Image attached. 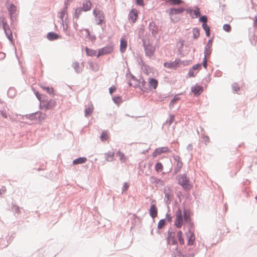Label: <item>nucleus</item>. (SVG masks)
<instances>
[{
  "instance_id": "f257e3e1",
  "label": "nucleus",
  "mask_w": 257,
  "mask_h": 257,
  "mask_svg": "<svg viewBox=\"0 0 257 257\" xmlns=\"http://www.w3.org/2000/svg\"><path fill=\"white\" fill-rule=\"evenodd\" d=\"M195 250L192 248L188 246L178 247L175 248L174 257H194L195 254Z\"/></svg>"
},
{
  "instance_id": "f03ea898",
  "label": "nucleus",
  "mask_w": 257,
  "mask_h": 257,
  "mask_svg": "<svg viewBox=\"0 0 257 257\" xmlns=\"http://www.w3.org/2000/svg\"><path fill=\"white\" fill-rule=\"evenodd\" d=\"M178 184L181 185L186 191H190L192 185L189 183V179L185 174H181L178 179Z\"/></svg>"
},
{
  "instance_id": "7ed1b4c3",
  "label": "nucleus",
  "mask_w": 257,
  "mask_h": 257,
  "mask_svg": "<svg viewBox=\"0 0 257 257\" xmlns=\"http://www.w3.org/2000/svg\"><path fill=\"white\" fill-rule=\"evenodd\" d=\"M163 192L165 194L164 201L167 205H169L174 198L173 190L168 186L164 188Z\"/></svg>"
},
{
  "instance_id": "20e7f679",
  "label": "nucleus",
  "mask_w": 257,
  "mask_h": 257,
  "mask_svg": "<svg viewBox=\"0 0 257 257\" xmlns=\"http://www.w3.org/2000/svg\"><path fill=\"white\" fill-rule=\"evenodd\" d=\"M0 21L2 22L3 28L4 30L5 33L8 39L11 41H13V34L11 30L10 29L9 25L7 21H5V18L4 17H0Z\"/></svg>"
},
{
  "instance_id": "39448f33",
  "label": "nucleus",
  "mask_w": 257,
  "mask_h": 257,
  "mask_svg": "<svg viewBox=\"0 0 257 257\" xmlns=\"http://www.w3.org/2000/svg\"><path fill=\"white\" fill-rule=\"evenodd\" d=\"M143 42L146 56L151 58L154 55L155 47L150 43L147 44L144 40H143Z\"/></svg>"
},
{
  "instance_id": "423d86ee",
  "label": "nucleus",
  "mask_w": 257,
  "mask_h": 257,
  "mask_svg": "<svg viewBox=\"0 0 257 257\" xmlns=\"http://www.w3.org/2000/svg\"><path fill=\"white\" fill-rule=\"evenodd\" d=\"M176 218L174 225L177 228H180L184 223L183 214L180 208L178 209L176 212Z\"/></svg>"
},
{
  "instance_id": "0eeeda50",
  "label": "nucleus",
  "mask_w": 257,
  "mask_h": 257,
  "mask_svg": "<svg viewBox=\"0 0 257 257\" xmlns=\"http://www.w3.org/2000/svg\"><path fill=\"white\" fill-rule=\"evenodd\" d=\"M113 51V47L110 46L104 47L98 50L97 57L100 56L106 55L110 53Z\"/></svg>"
},
{
  "instance_id": "6e6552de",
  "label": "nucleus",
  "mask_w": 257,
  "mask_h": 257,
  "mask_svg": "<svg viewBox=\"0 0 257 257\" xmlns=\"http://www.w3.org/2000/svg\"><path fill=\"white\" fill-rule=\"evenodd\" d=\"M185 11V9L183 7H179L178 8H171L169 10H166V12H168L169 15L172 17L173 15H179L182 14Z\"/></svg>"
},
{
  "instance_id": "1a4fd4ad",
  "label": "nucleus",
  "mask_w": 257,
  "mask_h": 257,
  "mask_svg": "<svg viewBox=\"0 0 257 257\" xmlns=\"http://www.w3.org/2000/svg\"><path fill=\"white\" fill-rule=\"evenodd\" d=\"M8 9L11 21L14 22V20H16V12L17 11V7L14 4H11Z\"/></svg>"
},
{
  "instance_id": "9d476101",
  "label": "nucleus",
  "mask_w": 257,
  "mask_h": 257,
  "mask_svg": "<svg viewBox=\"0 0 257 257\" xmlns=\"http://www.w3.org/2000/svg\"><path fill=\"white\" fill-rule=\"evenodd\" d=\"M149 29L150 31L151 32L152 35L154 37H156L158 32V26L154 22L152 21L150 22L149 24Z\"/></svg>"
},
{
  "instance_id": "9b49d317",
  "label": "nucleus",
  "mask_w": 257,
  "mask_h": 257,
  "mask_svg": "<svg viewBox=\"0 0 257 257\" xmlns=\"http://www.w3.org/2000/svg\"><path fill=\"white\" fill-rule=\"evenodd\" d=\"M43 105L47 109H51L53 108L56 105V101L54 99H50L49 100H44L42 101Z\"/></svg>"
},
{
  "instance_id": "f8f14e48",
  "label": "nucleus",
  "mask_w": 257,
  "mask_h": 257,
  "mask_svg": "<svg viewBox=\"0 0 257 257\" xmlns=\"http://www.w3.org/2000/svg\"><path fill=\"white\" fill-rule=\"evenodd\" d=\"M191 90L195 96H198L202 93L203 91V87L202 86L196 84L195 85L191 87Z\"/></svg>"
},
{
  "instance_id": "ddd939ff",
  "label": "nucleus",
  "mask_w": 257,
  "mask_h": 257,
  "mask_svg": "<svg viewBox=\"0 0 257 257\" xmlns=\"http://www.w3.org/2000/svg\"><path fill=\"white\" fill-rule=\"evenodd\" d=\"M180 60L179 59H176L173 62H165L164 63V66L170 69L175 68L180 66Z\"/></svg>"
},
{
  "instance_id": "4468645a",
  "label": "nucleus",
  "mask_w": 257,
  "mask_h": 257,
  "mask_svg": "<svg viewBox=\"0 0 257 257\" xmlns=\"http://www.w3.org/2000/svg\"><path fill=\"white\" fill-rule=\"evenodd\" d=\"M170 150L168 147H161L155 150L154 152L152 154V156L154 157H156L158 155H160L162 153H169Z\"/></svg>"
},
{
  "instance_id": "2eb2a0df",
  "label": "nucleus",
  "mask_w": 257,
  "mask_h": 257,
  "mask_svg": "<svg viewBox=\"0 0 257 257\" xmlns=\"http://www.w3.org/2000/svg\"><path fill=\"white\" fill-rule=\"evenodd\" d=\"M128 18L132 23H134L136 22L137 19L138 18V11L135 9H133L128 14Z\"/></svg>"
},
{
  "instance_id": "dca6fc26",
  "label": "nucleus",
  "mask_w": 257,
  "mask_h": 257,
  "mask_svg": "<svg viewBox=\"0 0 257 257\" xmlns=\"http://www.w3.org/2000/svg\"><path fill=\"white\" fill-rule=\"evenodd\" d=\"M92 3L90 0H84L82 3L81 9L84 12H87L91 9Z\"/></svg>"
},
{
  "instance_id": "f3484780",
  "label": "nucleus",
  "mask_w": 257,
  "mask_h": 257,
  "mask_svg": "<svg viewBox=\"0 0 257 257\" xmlns=\"http://www.w3.org/2000/svg\"><path fill=\"white\" fill-rule=\"evenodd\" d=\"M149 214L151 217L154 219L158 215V209L155 204H151L149 209Z\"/></svg>"
},
{
  "instance_id": "a211bd4d",
  "label": "nucleus",
  "mask_w": 257,
  "mask_h": 257,
  "mask_svg": "<svg viewBox=\"0 0 257 257\" xmlns=\"http://www.w3.org/2000/svg\"><path fill=\"white\" fill-rule=\"evenodd\" d=\"M185 234L187 238V245L190 246L193 245L195 240L194 232L189 234L185 233Z\"/></svg>"
},
{
  "instance_id": "6ab92c4d",
  "label": "nucleus",
  "mask_w": 257,
  "mask_h": 257,
  "mask_svg": "<svg viewBox=\"0 0 257 257\" xmlns=\"http://www.w3.org/2000/svg\"><path fill=\"white\" fill-rule=\"evenodd\" d=\"M47 38L49 41H52L60 38L61 36L55 32H51L47 34Z\"/></svg>"
},
{
  "instance_id": "aec40b11",
  "label": "nucleus",
  "mask_w": 257,
  "mask_h": 257,
  "mask_svg": "<svg viewBox=\"0 0 257 257\" xmlns=\"http://www.w3.org/2000/svg\"><path fill=\"white\" fill-rule=\"evenodd\" d=\"M183 221L184 223L191 221L190 217V212L189 209L184 208L183 210Z\"/></svg>"
},
{
  "instance_id": "412c9836",
  "label": "nucleus",
  "mask_w": 257,
  "mask_h": 257,
  "mask_svg": "<svg viewBox=\"0 0 257 257\" xmlns=\"http://www.w3.org/2000/svg\"><path fill=\"white\" fill-rule=\"evenodd\" d=\"M186 225L188 231L186 233H192L194 232L195 231V228H194V225L193 222L191 221L188 222L184 223V224Z\"/></svg>"
},
{
  "instance_id": "4be33fe9",
  "label": "nucleus",
  "mask_w": 257,
  "mask_h": 257,
  "mask_svg": "<svg viewBox=\"0 0 257 257\" xmlns=\"http://www.w3.org/2000/svg\"><path fill=\"white\" fill-rule=\"evenodd\" d=\"M127 47V42L124 39L121 38L120 41V51L123 53H124Z\"/></svg>"
},
{
  "instance_id": "5701e85b",
  "label": "nucleus",
  "mask_w": 257,
  "mask_h": 257,
  "mask_svg": "<svg viewBox=\"0 0 257 257\" xmlns=\"http://www.w3.org/2000/svg\"><path fill=\"white\" fill-rule=\"evenodd\" d=\"M158 82L157 80L154 78H149V86L152 87L154 89H156L158 86Z\"/></svg>"
},
{
  "instance_id": "b1692460",
  "label": "nucleus",
  "mask_w": 257,
  "mask_h": 257,
  "mask_svg": "<svg viewBox=\"0 0 257 257\" xmlns=\"http://www.w3.org/2000/svg\"><path fill=\"white\" fill-rule=\"evenodd\" d=\"M87 161V158L84 157H79L78 158L75 159L73 161V165H78L83 164L86 162Z\"/></svg>"
},
{
  "instance_id": "393cba45",
  "label": "nucleus",
  "mask_w": 257,
  "mask_h": 257,
  "mask_svg": "<svg viewBox=\"0 0 257 257\" xmlns=\"http://www.w3.org/2000/svg\"><path fill=\"white\" fill-rule=\"evenodd\" d=\"M212 50V47L205 45L204 51V56L209 57L211 54Z\"/></svg>"
},
{
  "instance_id": "a878e982",
  "label": "nucleus",
  "mask_w": 257,
  "mask_h": 257,
  "mask_svg": "<svg viewBox=\"0 0 257 257\" xmlns=\"http://www.w3.org/2000/svg\"><path fill=\"white\" fill-rule=\"evenodd\" d=\"M114 155V153L113 152H108L104 153V156L106 157V160L109 162L113 161Z\"/></svg>"
},
{
  "instance_id": "bb28decb",
  "label": "nucleus",
  "mask_w": 257,
  "mask_h": 257,
  "mask_svg": "<svg viewBox=\"0 0 257 257\" xmlns=\"http://www.w3.org/2000/svg\"><path fill=\"white\" fill-rule=\"evenodd\" d=\"M96 18L98 20V22L97 23V24L101 25L104 19L103 12L101 11H98L97 17H96Z\"/></svg>"
},
{
  "instance_id": "cd10ccee",
  "label": "nucleus",
  "mask_w": 257,
  "mask_h": 257,
  "mask_svg": "<svg viewBox=\"0 0 257 257\" xmlns=\"http://www.w3.org/2000/svg\"><path fill=\"white\" fill-rule=\"evenodd\" d=\"M83 11L81 8H77L75 9V13L73 15V19H75L76 20H78L80 16L82 14V12Z\"/></svg>"
},
{
  "instance_id": "c85d7f7f",
  "label": "nucleus",
  "mask_w": 257,
  "mask_h": 257,
  "mask_svg": "<svg viewBox=\"0 0 257 257\" xmlns=\"http://www.w3.org/2000/svg\"><path fill=\"white\" fill-rule=\"evenodd\" d=\"M85 51H86V54L88 56H91V57L96 55V54H97V52L96 50L91 49H89L87 47L85 48Z\"/></svg>"
},
{
  "instance_id": "c756f323",
  "label": "nucleus",
  "mask_w": 257,
  "mask_h": 257,
  "mask_svg": "<svg viewBox=\"0 0 257 257\" xmlns=\"http://www.w3.org/2000/svg\"><path fill=\"white\" fill-rule=\"evenodd\" d=\"M202 28L205 32V34L207 37H209L210 35V27L206 24H202Z\"/></svg>"
},
{
  "instance_id": "7c9ffc66",
  "label": "nucleus",
  "mask_w": 257,
  "mask_h": 257,
  "mask_svg": "<svg viewBox=\"0 0 257 257\" xmlns=\"http://www.w3.org/2000/svg\"><path fill=\"white\" fill-rule=\"evenodd\" d=\"M183 45V43L182 42L181 43V46L178 49V52H179V54L180 55V56H185L186 55H187L188 54V53L189 52V49H187L185 51H184L183 50V49H182Z\"/></svg>"
},
{
  "instance_id": "2f4dec72",
  "label": "nucleus",
  "mask_w": 257,
  "mask_h": 257,
  "mask_svg": "<svg viewBox=\"0 0 257 257\" xmlns=\"http://www.w3.org/2000/svg\"><path fill=\"white\" fill-rule=\"evenodd\" d=\"M11 209L14 212H15V215H16V214L19 215L20 213L19 206L15 203L12 204Z\"/></svg>"
},
{
  "instance_id": "473e14b6",
  "label": "nucleus",
  "mask_w": 257,
  "mask_h": 257,
  "mask_svg": "<svg viewBox=\"0 0 257 257\" xmlns=\"http://www.w3.org/2000/svg\"><path fill=\"white\" fill-rule=\"evenodd\" d=\"M193 37L194 39H197L200 36V31L198 28H194L192 30Z\"/></svg>"
},
{
  "instance_id": "72a5a7b5",
  "label": "nucleus",
  "mask_w": 257,
  "mask_h": 257,
  "mask_svg": "<svg viewBox=\"0 0 257 257\" xmlns=\"http://www.w3.org/2000/svg\"><path fill=\"white\" fill-rule=\"evenodd\" d=\"M36 114H38L36 117V120H38V121H41L42 120L44 119L46 116V114L45 113H43L41 112H36Z\"/></svg>"
},
{
  "instance_id": "f704fd0d",
  "label": "nucleus",
  "mask_w": 257,
  "mask_h": 257,
  "mask_svg": "<svg viewBox=\"0 0 257 257\" xmlns=\"http://www.w3.org/2000/svg\"><path fill=\"white\" fill-rule=\"evenodd\" d=\"M155 170L157 172H161L163 170V166L161 163L158 162L155 165Z\"/></svg>"
},
{
  "instance_id": "c9c22d12",
  "label": "nucleus",
  "mask_w": 257,
  "mask_h": 257,
  "mask_svg": "<svg viewBox=\"0 0 257 257\" xmlns=\"http://www.w3.org/2000/svg\"><path fill=\"white\" fill-rule=\"evenodd\" d=\"M72 67L75 70V72L77 73H79L81 71V70L79 68V63L78 62H75L73 63Z\"/></svg>"
},
{
  "instance_id": "e433bc0d",
  "label": "nucleus",
  "mask_w": 257,
  "mask_h": 257,
  "mask_svg": "<svg viewBox=\"0 0 257 257\" xmlns=\"http://www.w3.org/2000/svg\"><path fill=\"white\" fill-rule=\"evenodd\" d=\"M182 166L183 163L182 161L177 162L176 167L174 168V173L176 174L178 172H179L181 169L182 168Z\"/></svg>"
},
{
  "instance_id": "4c0bfd02",
  "label": "nucleus",
  "mask_w": 257,
  "mask_h": 257,
  "mask_svg": "<svg viewBox=\"0 0 257 257\" xmlns=\"http://www.w3.org/2000/svg\"><path fill=\"white\" fill-rule=\"evenodd\" d=\"M174 119V115L173 114L170 115V119L169 120H167L166 122L164 123V125H166L168 127H169Z\"/></svg>"
},
{
  "instance_id": "58836bf2",
  "label": "nucleus",
  "mask_w": 257,
  "mask_h": 257,
  "mask_svg": "<svg viewBox=\"0 0 257 257\" xmlns=\"http://www.w3.org/2000/svg\"><path fill=\"white\" fill-rule=\"evenodd\" d=\"M175 232L172 231V229L170 227L168 231L167 237H168L171 240L173 239H175Z\"/></svg>"
},
{
  "instance_id": "ea45409f",
  "label": "nucleus",
  "mask_w": 257,
  "mask_h": 257,
  "mask_svg": "<svg viewBox=\"0 0 257 257\" xmlns=\"http://www.w3.org/2000/svg\"><path fill=\"white\" fill-rule=\"evenodd\" d=\"M112 100L113 101L115 104L117 105H119L120 103L122 102L121 97L120 96H113L112 97Z\"/></svg>"
},
{
  "instance_id": "a19ab883",
  "label": "nucleus",
  "mask_w": 257,
  "mask_h": 257,
  "mask_svg": "<svg viewBox=\"0 0 257 257\" xmlns=\"http://www.w3.org/2000/svg\"><path fill=\"white\" fill-rule=\"evenodd\" d=\"M16 94V90L14 88H10L8 91V95L10 98L14 97Z\"/></svg>"
},
{
  "instance_id": "79ce46f5",
  "label": "nucleus",
  "mask_w": 257,
  "mask_h": 257,
  "mask_svg": "<svg viewBox=\"0 0 257 257\" xmlns=\"http://www.w3.org/2000/svg\"><path fill=\"white\" fill-rule=\"evenodd\" d=\"M166 225V220L165 219H161L158 224V228L159 229H161L163 228Z\"/></svg>"
},
{
  "instance_id": "37998d69",
  "label": "nucleus",
  "mask_w": 257,
  "mask_h": 257,
  "mask_svg": "<svg viewBox=\"0 0 257 257\" xmlns=\"http://www.w3.org/2000/svg\"><path fill=\"white\" fill-rule=\"evenodd\" d=\"M41 86L44 90H45L48 94H51L53 93L54 91L53 87L49 86H43L42 85Z\"/></svg>"
},
{
  "instance_id": "c03bdc74",
  "label": "nucleus",
  "mask_w": 257,
  "mask_h": 257,
  "mask_svg": "<svg viewBox=\"0 0 257 257\" xmlns=\"http://www.w3.org/2000/svg\"><path fill=\"white\" fill-rule=\"evenodd\" d=\"M38 115V114H36V112L28 114H26L25 115L26 117L28 119H31V120H36V116Z\"/></svg>"
},
{
  "instance_id": "a18cd8bd",
  "label": "nucleus",
  "mask_w": 257,
  "mask_h": 257,
  "mask_svg": "<svg viewBox=\"0 0 257 257\" xmlns=\"http://www.w3.org/2000/svg\"><path fill=\"white\" fill-rule=\"evenodd\" d=\"M116 155L119 157V159L121 162H124L125 161L124 155L122 152L118 151L116 152Z\"/></svg>"
},
{
  "instance_id": "49530a36",
  "label": "nucleus",
  "mask_w": 257,
  "mask_h": 257,
  "mask_svg": "<svg viewBox=\"0 0 257 257\" xmlns=\"http://www.w3.org/2000/svg\"><path fill=\"white\" fill-rule=\"evenodd\" d=\"M35 94L38 99L42 102V101L44 100V99H43L44 97H46L45 95H43L42 94H40V93L38 91H35L34 92Z\"/></svg>"
},
{
  "instance_id": "de8ad7c7",
  "label": "nucleus",
  "mask_w": 257,
  "mask_h": 257,
  "mask_svg": "<svg viewBox=\"0 0 257 257\" xmlns=\"http://www.w3.org/2000/svg\"><path fill=\"white\" fill-rule=\"evenodd\" d=\"M93 107H88L85 109V115L87 116L92 113L93 112Z\"/></svg>"
},
{
  "instance_id": "09e8293b",
  "label": "nucleus",
  "mask_w": 257,
  "mask_h": 257,
  "mask_svg": "<svg viewBox=\"0 0 257 257\" xmlns=\"http://www.w3.org/2000/svg\"><path fill=\"white\" fill-rule=\"evenodd\" d=\"M231 87L234 92H237L240 89V87L237 83H233Z\"/></svg>"
},
{
  "instance_id": "8fccbe9b",
  "label": "nucleus",
  "mask_w": 257,
  "mask_h": 257,
  "mask_svg": "<svg viewBox=\"0 0 257 257\" xmlns=\"http://www.w3.org/2000/svg\"><path fill=\"white\" fill-rule=\"evenodd\" d=\"M180 98L177 97L176 96H174L173 99L171 100L169 103V107H173L175 102H176L177 100H179Z\"/></svg>"
},
{
  "instance_id": "3c124183",
  "label": "nucleus",
  "mask_w": 257,
  "mask_h": 257,
  "mask_svg": "<svg viewBox=\"0 0 257 257\" xmlns=\"http://www.w3.org/2000/svg\"><path fill=\"white\" fill-rule=\"evenodd\" d=\"M199 21L202 23V24H206L207 22V17L206 15H203L199 17Z\"/></svg>"
},
{
  "instance_id": "603ef678",
  "label": "nucleus",
  "mask_w": 257,
  "mask_h": 257,
  "mask_svg": "<svg viewBox=\"0 0 257 257\" xmlns=\"http://www.w3.org/2000/svg\"><path fill=\"white\" fill-rule=\"evenodd\" d=\"M108 139L107 134L105 132H102L100 136V139L102 142L106 141Z\"/></svg>"
},
{
  "instance_id": "864d4df0",
  "label": "nucleus",
  "mask_w": 257,
  "mask_h": 257,
  "mask_svg": "<svg viewBox=\"0 0 257 257\" xmlns=\"http://www.w3.org/2000/svg\"><path fill=\"white\" fill-rule=\"evenodd\" d=\"M67 9L66 8H63V10L60 13V18L63 21V19L65 14H67Z\"/></svg>"
},
{
  "instance_id": "5fc2aeb1",
  "label": "nucleus",
  "mask_w": 257,
  "mask_h": 257,
  "mask_svg": "<svg viewBox=\"0 0 257 257\" xmlns=\"http://www.w3.org/2000/svg\"><path fill=\"white\" fill-rule=\"evenodd\" d=\"M223 29L227 32H229L231 31V28L229 24H225L223 26Z\"/></svg>"
},
{
  "instance_id": "6e6d98bb",
  "label": "nucleus",
  "mask_w": 257,
  "mask_h": 257,
  "mask_svg": "<svg viewBox=\"0 0 257 257\" xmlns=\"http://www.w3.org/2000/svg\"><path fill=\"white\" fill-rule=\"evenodd\" d=\"M257 41V37L252 35L250 38V41L252 45H255Z\"/></svg>"
},
{
  "instance_id": "4d7b16f0",
  "label": "nucleus",
  "mask_w": 257,
  "mask_h": 257,
  "mask_svg": "<svg viewBox=\"0 0 257 257\" xmlns=\"http://www.w3.org/2000/svg\"><path fill=\"white\" fill-rule=\"evenodd\" d=\"M193 12L195 16V18H197L200 16V10L198 7H196L195 10H193Z\"/></svg>"
},
{
  "instance_id": "13d9d810",
  "label": "nucleus",
  "mask_w": 257,
  "mask_h": 257,
  "mask_svg": "<svg viewBox=\"0 0 257 257\" xmlns=\"http://www.w3.org/2000/svg\"><path fill=\"white\" fill-rule=\"evenodd\" d=\"M202 138H203L204 144L205 145H207L210 142V139L208 136H205L204 134H203L202 136Z\"/></svg>"
},
{
  "instance_id": "bf43d9fd",
  "label": "nucleus",
  "mask_w": 257,
  "mask_h": 257,
  "mask_svg": "<svg viewBox=\"0 0 257 257\" xmlns=\"http://www.w3.org/2000/svg\"><path fill=\"white\" fill-rule=\"evenodd\" d=\"M207 57L206 56H204V58L203 59V61L201 64V66L202 65L204 68H206L207 67Z\"/></svg>"
},
{
  "instance_id": "052dcab7",
  "label": "nucleus",
  "mask_w": 257,
  "mask_h": 257,
  "mask_svg": "<svg viewBox=\"0 0 257 257\" xmlns=\"http://www.w3.org/2000/svg\"><path fill=\"white\" fill-rule=\"evenodd\" d=\"M201 63H198L194 66H193L191 68H192V69L193 70H197V71H199L200 69H201Z\"/></svg>"
},
{
  "instance_id": "680f3d73",
  "label": "nucleus",
  "mask_w": 257,
  "mask_h": 257,
  "mask_svg": "<svg viewBox=\"0 0 257 257\" xmlns=\"http://www.w3.org/2000/svg\"><path fill=\"white\" fill-rule=\"evenodd\" d=\"M188 75L189 77H194L196 75V73H194V70H193L192 68H190L189 70Z\"/></svg>"
},
{
  "instance_id": "e2e57ef3",
  "label": "nucleus",
  "mask_w": 257,
  "mask_h": 257,
  "mask_svg": "<svg viewBox=\"0 0 257 257\" xmlns=\"http://www.w3.org/2000/svg\"><path fill=\"white\" fill-rule=\"evenodd\" d=\"M128 187H129L128 184L126 182H125L123 184V185L122 187V192H123L126 191L128 189Z\"/></svg>"
},
{
  "instance_id": "0e129e2a",
  "label": "nucleus",
  "mask_w": 257,
  "mask_h": 257,
  "mask_svg": "<svg viewBox=\"0 0 257 257\" xmlns=\"http://www.w3.org/2000/svg\"><path fill=\"white\" fill-rule=\"evenodd\" d=\"M115 90H116V87L114 85H112L110 87H109V93L111 95H112V93L114 92V91Z\"/></svg>"
},
{
  "instance_id": "69168bd1",
  "label": "nucleus",
  "mask_w": 257,
  "mask_h": 257,
  "mask_svg": "<svg viewBox=\"0 0 257 257\" xmlns=\"http://www.w3.org/2000/svg\"><path fill=\"white\" fill-rule=\"evenodd\" d=\"M136 5L138 6H144V0H136Z\"/></svg>"
},
{
  "instance_id": "338daca9",
  "label": "nucleus",
  "mask_w": 257,
  "mask_h": 257,
  "mask_svg": "<svg viewBox=\"0 0 257 257\" xmlns=\"http://www.w3.org/2000/svg\"><path fill=\"white\" fill-rule=\"evenodd\" d=\"M178 241L181 246L184 244V240L183 237H178Z\"/></svg>"
},
{
  "instance_id": "774afa93",
  "label": "nucleus",
  "mask_w": 257,
  "mask_h": 257,
  "mask_svg": "<svg viewBox=\"0 0 257 257\" xmlns=\"http://www.w3.org/2000/svg\"><path fill=\"white\" fill-rule=\"evenodd\" d=\"M166 219L169 222H171L172 221V217L168 213H167L166 215Z\"/></svg>"
}]
</instances>
